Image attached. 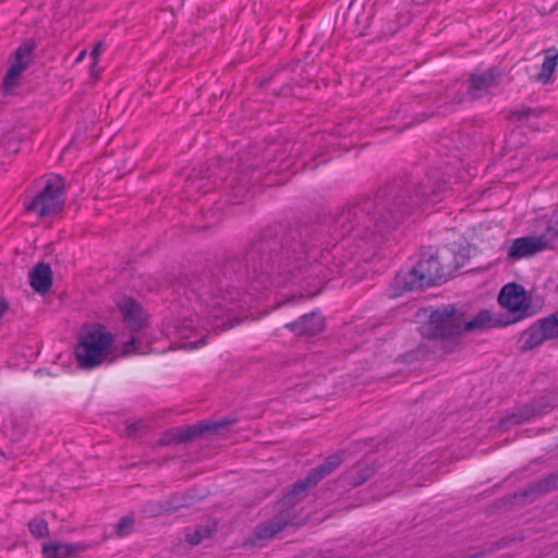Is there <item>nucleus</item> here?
Returning a JSON list of instances; mask_svg holds the SVG:
<instances>
[{
    "instance_id": "1",
    "label": "nucleus",
    "mask_w": 558,
    "mask_h": 558,
    "mask_svg": "<svg viewBox=\"0 0 558 558\" xmlns=\"http://www.w3.org/2000/svg\"><path fill=\"white\" fill-rule=\"evenodd\" d=\"M427 196L425 190L395 180L373 196L357 198L341 208L335 216V227L342 238L379 245Z\"/></svg>"
},
{
    "instance_id": "2",
    "label": "nucleus",
    "mask_w": 558,
    "mask_h": 558,
    "mask_svg": "<svg viewBox=\"0 0 558 558\" xmlns=\"http://www.w3.org/2000/svg\"><path fill=\"white\" fill-rule=\"evenodd\" d=\"M312 239V228L295 223L287 229L265 230L246 252L245 274L247 278L260 281L264 286L272 282V277L284 276L296 279L304 268L311 276H318V263L314 247L306 245Z\"/></svg>"
},
{
    "instance_id": "3",
    "label": "nucleus",
    "mask_w": 558,
    "mask_h": 558,
    "mask_svg": "<svg viewBox=\"0 0 558 558\" xmlns=\"http://www.w3.org/2000/svg\"><path fill=\"white\" fill-rule=\"evenodd\" d=\"M499 324L488 310H482L466 320L464 313L459 312L454 305H445L430 312L428 319L421 326V335L425 339L441 340L444 349L453 352L465 332L495 328Z\"/></svg>"
},
{
    "instance_id": "4",
    "label": "nucleus",
    "mask_w": 558,
    "mask_h": 558,
    "mask_svg": "<svg viewBox=\"0 0 558 558\" xmlns=\"http://www.w3.org/2000/svg\"><path fill=\"white\" fill-rule=\"evenodd\" d=\"M114 342V337L101 324H85L74 349L81 368L92 369L104 363Z\"/></svg>"
},
{
    "instance_id": "5",
    "label": "nucleus",
    "mask_w": 558,
    "mask_h": 558,
    "mask_svg": "<svg viewBox=\"0 0 558 558\" xmlns=\"http://www.w3.org/2000/svg\"><path fill=\"white\" fill-rule=\"evenodd\" d=\"M446 280L447 271L440 264L438 255L429 254L423 255L411 270L397 274L393 284L401 292H408L436 286Z\"/></svg>"
},
{
    "instance_id": "6",
    "label": "nucleus",
    "mask_w": 558,
    "mask_h": 558,
    "mask_svg": "<svg viewBox=\"0 0 558 558\" xmlns=\"http://www.w3.org/2000/svg\"><path fill=\"white\" fill-rule=\"evenodd\" d=\"M498 302L504 308L508 310L509 316L504 319L501 316L493 315V318L502 323L495 327L508 326L536 314V310L532 305V300L527 296L524 287L515 282L502 287L498 295Z\"/></svg>"
},
{
    "instance_id": "7",
    "label": "nucleus",
    "mask_w": 558,
    "mask_h": 558,
    "mask_svg": "<svg viewBox=\"0 0 558 558\" xmlns=\"http://www.w3.org/2000/svg\"><path fill=\"white\" fill-rule=\"evenodd\" d=\"M63 192V179L60 175H54L47 180L43 191L26 205V210L37 213L40 217L54 215L64 205Z\"/></svg>"
},
{
    "instance_id": "8",
    "label": "nucleus",
    "mask_w": 558,
    "mask_h": 558,
    "mask_svg": "<svg viewBox=\"0 0 558 558\" xmlns=\"http://www.w3.org/2000/svg\"><path fill=\"white\" fill-rule=\"evenodd\" d=\"M558 338V311L537 320L520 338L521 351H529L546 340Z\"/></svg>"
},
{
    "instance_id": "9",
    "label": "nucleus",
    "mask_w": 558,
    "mask_h": 558,
    "mask_svg": "<svg viewBox=\"0 0 558 558\" xmlns=\"http://www.w3.org/2000/svg\"><path fill=\"white\" fill-rule=\"evenodd\" d=\"M35 44L33 41H26L21 45L11 56V65L7 71L2 87L5 94L11 93L20 85V76L27 69L33 61V51Z\"/></svg>"
},
{
    "instance_id": "10",
    "label": "nucleus",
    "mask_w": 558,
    "mask_h": 558,
    "mask_svg": "<svg viewBox=\"0 0 558 558\" xmlns=\"http://www.w3.org/2000/svg\"><path fill=\"white\" fill-rule=\"evenodd\" d=\"M234 423L233 420H220L217 422H201L195 425L184 426L171 432V439L178 444L191 441L206 434H217Z\"/></svg>"
},
{
    "instance_id": "11",
    "label": "nucleus",
    "mask_w": 558,
    "mask_h": 558,
    "mask_svg": "<svg viewBox=\"0 0 558 558\" xmlns=\"http://www.w3.org/2000/svg\"><path fill=\"white\" fill-rule=\"evenodd\" d=\"M367 2L369 0H352L345 14L348 27L351 28L352 33H357L360 36L364 35L373 17V8L369 7L366 10Z\"/></svg>"
},
{
    "instance_id": "12",
    "label": "nucleus",
    "mask_w": 558,
    "mask_h": 558,
    "mask_svg": "<svg viewBox=\"0 0 558 558\" xmlns=\"http://www.w3.org/2000/svg\"><path fill=\"white\" fill-rule=\"evenodd\" d=\"M556 489H558V470L544 478L530 483L524 489L515 492L509 500L529 499L532 502Z\"/></svg>"
},
{
    "instance_id": "13",
    "label": "nucleus",
    "mask_w": 558,
    "mask_h": 558,
    "mask_svg": "<svg viewBox=\"0 0 558 558\" xmlns=\"http://www.w3.org/2000/svg\"><path fill=\"white\" fill-rule=\"evenodd\" d=\"M325 327L324 317L317 313L312 312L304 314L299 320L286 324V328L294 332L296 336H315L323 331Z\"/></svg>"
},
{
    "instance_id": "14",
    "label": "nucleus",
    "mask_w": 558,
    "mask_h": 558,
    "mask_svg": "<svg viewBox=\"0 0 558 558\" xmlns=\"http://www.w3.org/2000/svg\"><path fill=\"white\" fill-rule=\"evenodd\" d=\"M543 250L544 246L538 236H522L512 242L507 255L510 260H519L531 257Z\"/></svg>"
},
{
    "instance_id": "15",
    "label": "nucleus",
    "mask_w": 558,
    "mask_h": 558,
    "mask_svg": "<svg viewBox=\"0 0 558 558\" xmlns=\"http://www.w3.org/2000/svg\"><path fill=\"white\" fill-rule=\"evenodd\" d=\"M124 323L132 332L138 331L146 324L142 306L133 299L124 298L119 304Z\"/></svg>"
},
{
    "instance_id": "16",
    "label": "nucleus",
    "mask_w": 558,
    "mask_h": 558,
    "mask_svg": "<svg viewBox=\"0 0 558 558\" xmlns=\"http://www.w3.org/2000/svg\"><path fill=\"white\" fill-rule=\"evenodd\" d=\"M500 73L498 70L492 68L482 74H473L469 78L468 94L472 100L482 97L488 89L495 85L496 80Z\"/></svg>"
},
{
    "instance_id": "17",
    "label": "nucleus",
    "mask_w": 558,
    "mask_h": 558,
    "mask_svg": "<svg viewBox=\"0 0 558 558\" xmlns=\"http://www.w3.org/2000/svg\"><path fill=\"white\" fill-rule=\"evenodd\" d=\"M243 276L242 263L238 259H229L221 265L216 279V287L219 291L227 290L235 281H240Z\"/></svg>"
},
{
    "instance_id": "18",
    "label": "nucleus",
    "mask_w": 558,
    "mask_h": 558,
    "mask_svg": "<svg viewBox=\"0 0 558 558\" xmlns=\"http://www.w3.org/2000/svg\"><path fill=\"white\" fill-rule=\"evenodd\" d=\"M312 487L313 486L310 485L305 478L295 482L290 490L281 499V512L291 513L295 518L296 510L294 507L307 496V490Z\"/></svg>"
},
{
    "instance_id": "19",
    "label": "nucleus",
    "mask_w": 558,
    "mask_h": 558,
    "mask_svg": "<svg viewBox=\"0 0 558 558\" xmlns=\"http://www.w3.org/2000/svg\"><path fill=\"white\" fill-rule=\"evenodd\" d=\"M294 515L291 513L281 512L275 517L270 522L260 524L255 527L253 538L254 539H270L277 533L282 531L292 520Z\"/></svg>"
},
{
    "instance_id": "20",
    "label": "nucleus",
    "mask_w": 558,
    "mask_h": 558,
    "mask_svg": "<svg viewBox=\"0 0 558 558\" xmlns=\"http://www.w3.org/2000/svg\"><path fill=\"white\" fill-rule=\"evenodd\" d=\"M29 284L37 292L45 294L52 286V270L48 264L39 263L29 272Z\"/></svg>"
},
{
    "instance_id": "21",
    "label": "nucleus",
    "mask_w": 558,
    "mask_h": 558,
    "mask_svg": "<svg viewBox=\"0 0 558 558\" xmlns=\"http://www.w3.org/2000/svg\"><path fill=\"white\" fill-rule=\"evenodd\" d=\"M341 457L339 454L329 456L322 464L311 470L305 477L306 482L313 487L316 486L323 478L328 476L341 464Z\"/></svg>"
},
{
    "instance_id": "22",
    "label": "nucleus",
    "mask_w": 558,
    "mask_h": 558,
    "mask_svg": "<svg viewBox=\"0 0 558 558\" xmlns=\"http://www.w3.org/2000/svg\"><path fill=\"white\" fill-rule=\"evenodd\" d=\"M85 548L86 546L81 544L50 543L43 546V554L46 558H69L75 551Z\"/></svg>"
},
{
    "instance_id": "23",
    "label": "nucleus",
    "mask_w": 558,
    "mask_h": 558,
    "mask_svg": "<svg viewBox=\"0 0 558 558\" xmlns=\"http://www.w3.org/2000/svg\"><path fill=\"white\" fill-rule=\"evenodd\" d=\"M208 325L215 331H223L233 326L231 323V314L229 308H225L220 304H215L211 313L207 317Z\"/></svg>"
},
{
    "instance_id": "24",
    "label": "nucleus",
    "mask_w": 558,
    "mask_h": 558,
    "mask_svg": "<svg viewBox=\"0 0 558 558\" xmlns=\"http://www.w3.org/2000/svg\"><path fill=\"white\" fill-rule=\"evenodd\" d=\"M545 60L542 64V70L536 78L543 84H547L558 63V50L555 47L548 48L545 51Z\"/></svg>"
},
{
    "instance_id": "25",
    "label": "nucleus",
    "mask_w": 558,
    "mask_h": 558,
    "mask_svg": "<svg viewBox=\"0 0 558 558\" xmlns=\"http://www.w3.org/2000/svg\"><path fill=\"white\" fill-rule=\"evenodd\" d=\"M542 241L544 248L547 246L558 247V219L557 213H554L547 221L546 228L538 236Z\"/></svg>"
},
{
    "instance_id": "26",
    "label": "nucleus",
    "mask_w": 558,
    "mask_h": 558,
    "mask_svg": "<svg viewBox=\"0 0 558 558\" xmlns=\"http://www.w3.org/2000/svg\"><path fill=\"white\" fill-rule=\"evenodd\" d=\"M378 468L375 463L366 464L353 472L348 473L347 481L352 487H357L368 481L376 472Z\"/></svg>"
},
{
    "instance_id": "27",
    "label": "nucleus",
    "mask_w": 558,
    "mask_h": 558,
    "mask_svg": "<svg viewBox=\"0 0 558 558\" xmlns=\"http://www.w3.org/2000/svg\"><path fill=\"white\" fill-rule=\"evenodd\" d=\"M192 504V497L184 494H174L166 504L160 505L159 512H173L181 508L189 507Z\"/></svg>"
},
{
    "instance_id": "28",
    "label": "nucleus",
    "mask_w": 558,
    "mask_h": 558,
    "mask_svg": "<svg viewBox=\"0 0 558 558\" xmlns=\"http://www.w3.org/2000/svg\"><path fill=\"white\" fill-rule=\"evenodd\" d=\"M215 531V525H198L193 531L186 532L185 537L191 545L195 546L201 544L204 539L209 538Z\"/></svg>"
},
{
    "instance_id": "29",
    "label": "nucleus",
    "mask_w": 558,
    "mask_h": 558,
    "mask_svg": "<svg viewBox=\"0 0 558 558\" xmlns=\"http://www.w3.org/2000/svg\"><path fill=\"white\" fill-rule=\"evenodd\" d=\"M538 410L534 404H526L520 411L512 413L506 420L502 421L504 424H515L520 425L525 421H529L531 417L537 414Z\"/></svg>"
},
{
    "instance_id": "30",
    "label": "nucleus",
    "mask_w": 558,
    "mask_h": 558,
    "mask_svg": "<svg viewBox=\"0 0 558 558\" xmlns=\"http://www.w3.org/2000/svg\"><path fill=\"white\" fill-rule=\"evenodd\" d=\"M31 534L35 538H43L49 534L48 523L40 518H34L28 522Z\"/></svg>"
},
{
    "instance_id": "31",
    "label": "nucleus",
    "mask_w": 558,
    "mask_h": 558,
    "mask_svg": "<svg viewBox=\"0 0 558 558\" xmlns=\"http://www.w3.org/2000/svg\"><path fill=\"white\" fill-rule=\"evenodd\" d=\"M531 116L538 117L539 112L536 109H532L530 107H522L520 109L510 111L508 119L515 120V121H522L524 119H527Z\"/></svg>"
},
{
    "instance_id": "32",
    "label": "nucleus",
    "mask_w": 558,
    "mask_h": 558,
    "mask_svg": "<svg viewBox=\"0 0 558 558\" xmlns=\"http://www.w3.org/2000/svg\"><path fill=\"white\" fill-rule=\"evenodd\" d=\"M294 71V68L289 70V69H281V70H278L274 73V75L269 78V82H271L275 87L272 89L274 93H277V86L279 84H281L283 81H286L287 78H290V80H293L292 77L289 76V73L290 72H293Z\"/></svg>"
},
{
    "instance_id": "33",
    "label": "nucleus",
    "mask_w": 558,
    "mask_h": 558,
    "mask_svg": "<svg viewBox=\"0 0 558 558\" xmlns=\"http://www.w3.org/2000/svg\"><path fill=\"white\" fill-rule=\"evenodd\" d=\"M133 527V520L129 517H123L116 526V533L119 536H125L131 533Z\"/></svg>"
},
{
    "instance_id": "34",
    "label": "nucleus",
    "mask_w": 558,
    "mask_h": 558,
    "mask_svg": "<svg viewBox=\"0 0 558 558\" xmlns=\"http://www.w3.org/2000/svg\"><path fill=\"white\" fill-rule=\"evenodd\" d=\"M135 343H136L135 337H131V339L124 343L123 354L128 355V354L136 352L137 348H136Z\"/></svg>"
},
{
    "instance_id": "35",
    "label": "nucleus",
    "mask_w": 558,
    "mask_h": 558,
    "mask_svg": "<svg viewBox=\"0 0 558 558\" xmlns=\"http://www.w3.org/2000/svg\"><path fill=\"white\" fill-rule=\"evenodd\" d=\"M102 43H97L94 49L90 52V57L93 58L94 65H97L98 56L102 52Z\"/></svg>"
},
{
    "instance_id": "36",
    "label": "nucleus",
    "mask_w": 558,
    "mask_h": 558,
    "mask_svg": "<svg viewBox=\"0 0 558 558\" xmlns=\"http://www.w3.org/2000/svg\"><path fill=\"white\" fill-rule=\"evenodd\" d=\"M137 430V427L135 424H129L126 427H125V433L128 436H132L135 434V432Z\"/></svg>"
},
{
    "instance_id": "37",
    "label": "nucleus",
    "mask_w": 558,
    "mask_h": 558,
    "mask_svg": "<svg viewBox=\"0 0 558 558\" xmlns=\"http://www.w3.org/2000/svg\"><path fill=\"white\" fill-rule=\"evenodd\" d=\"M279 94H282L284 96L289 95L290 94V89L288 86H282L281 89L279 90Z\"/></svg>"
},
{
    "instance_id": "38",
    "label": "nucleus",
    "mask_w": 558,
    "mask_h": 558,
    "mask_svg": "<svg viewBox=\"0 0 558 558\" xmlns=\"http://www.w3.org/2000/svg\"><path fill=\"white\" fill-rule=\"evenodd\" d=\"M86 56V50H83L80 52V54L76 58V62H81Z\"/></svg>"
},
{
    "instance_id": "39",
    "label": "nucleus",
    "mask_w": 558,
    "mask_h": 558,
    "mask_svg": "<svg viewBox=\"0 0 558 558\" xmlns=\"http://www.w3.org/2000/svg\"><path fill=\"white\" fill-rule=\"evenodd\" d=\"M95 66H96V65H94V63H93V64H92V66H90V73H92L93 77L96 80V78H97V75L95 74V72H96Z\"/></svg>"
},
{
    "instance_id": "40",
    "label": "nucleus",
    "mask_w": 558,
    "mask_h": 558,
    "mask_svg": "<svg viewBox=\"0 0 558 558\" xmlns=\"http://www.w3.org/2000/svg\"><path fill=\"white\" fill-rule=\"evenodd\" d=\"M316 293H317V291H314V292H307V294H306L305 296H306V298H311V296H314Z\"/></svg>"
},
{
    "instance_id": "41",
    "label": "nucleus",
    "mask_w": 558,
    "mask_h": 558,
    "mask_svg": "<svg viewBox=\"0 0 558 558\" xmlns=\"http://www.w3.org/2000/svg\"><path fill=\"white\" fill-rule=\"evenodd\" d=\"M557 219H558V211H557Z\"/></svg>"
}]
</instances>
